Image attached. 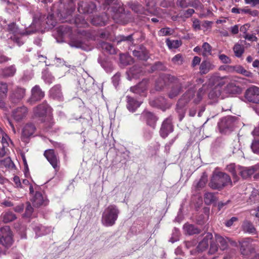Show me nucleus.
<instances>
[{
    "label": "nucleus",
    "instance_id": "obj_1",
    "mask_svg": "<svg viewBox=\"0 0 259 259\" xmlns=\"http://www.w3.org/2000/svg\"><path fill=\"white\" fill-rule=\"evenodd\" d=\"M44 17L40 13H37L33 16L32 23L28 27H26L25 31L20 30L16 26V24L12 23L8 25L9 31L14 34V35L20 34L21 35H30L36 32L40 29L41 21Z\"/></svg>",
    "mask_w": 259,
    "mask_h": 259
},
{
    "label": "nucleus",
    "instance_id": "obj_2",
    "mask_svg": "<svg viewBox=\"0 0 259 259\" xmlns=\"http://www.w3.org/2000/svg\"><path fill=\"white\" fill-rule=\"evenodd\" d=\"M227 186H232L229 176L223 172H214L209 186L213 189L221 190Z\"/></svg>",
    "mask_w": 259,
    "mask_h": 259
},
{
    "label": "nucleus",
    "instance_id": "obj_3",
    "mask_svg": "<svg viewBox=\"0 0 259 259\" xmlns=\"http://www.w3.org/2000/svg\"><path fill=\"white\" fill-rule=\"evenodd\" d=\"M120 212L117 206L114 204H110L104 210L102 216V223L106 227L112 226L115 224Z\"/></svg>",
    "mask_w": 259,
    "mask_h": 259
},
{
    "label": "nucleus",
    "instance_id": "obj_4",
    "mask_svg": "<svg viewBox=\"0 0 259 259\" xmlns=\"http://www.w3.org/2000/svg\"><path fill=\"white\" fill-rule=\"evenodd\" d=\"M12 232L8 226L0 228V244L6 247H10L13 243Z\"/></svg>",
    "mask_w": 259,
    "mask_h": 259
},
{
    "label": "nucleus",
    "instance_id": "obj_5",
    "mask_svg": "<svg viewBox=\"0 0 259 259\" xmlns=\"http://www.w3.org/2000/svg\"><path fill=\"white\" fill-rule=\"evenodd\" d=\"M193 95V91H189L180 99L177 104V111L179 114V119L182 120L185 116L186 110L184 108L185 104L190 100V96Z\"/></svg>",
    "mask_w": 259,
    "mask_h": 259
},
{
    "label": "nucleus",
    "instance_id": "obj_6",
    "mask_svg": "<svg viewBox=\"0 0 259 259\" xmlns=\"http://www.w3.org/2000/svg\"><path fill=\"white\" fill-rule=\"evenodd\" d=\"M52 110V108L47 102L44 101L33 108V113L35 117L42 118L49 115Z\"/></svg>",
    "mask_w": 259,
    "mask_h": 259
},
{
    "label": "nucleus",
    "instance_id": "obj_7",
    "mask_svg": "<svg viewBox=\"0 0 259 259\" xmlns=\"http://www.w3.org/2000/svg\"><path fill=\"white\" fill-rule=\"evenodd\" d=\"M69 45L71 47L81 49L86 51H90L92 48L89 40L78 37L72 39Z\"/></svg>",
    "mask_w": 259,
    "mask_h": 259
},
{
    "label": "nucleus",
    "instance_id": "obj_8",
    "mask_svg": "<svg viewBox=\"0 0 259 259\" xmlns=\"http://www.w3.org/2000/svg\"><path fill=\"white\" fill-rule=\"evenodd\" d=\"M235 117L233 116H228L223 118L218 123V127L221 133L226 134L228 131L232 130Z\"/></svg>",
    "mask_w": 259,
    "mask_h": 259
},
{
    "label": "nucleus",
    "instance_id": "obj_9",
    "mask_svg": "<svg viewBox=\"0 0 259 259\" xmlns=\"http://www.w3.org/2000/svg\"><path fill=\"white\" fill-rule=\"evenodd\" d=\"M45 96V93L42 91L39 86L35 85L31 91V96L27 102L30 105H33L36 102L41 100Z\"/></svg>",
    "mask_w": 259,
    "mask_h": 259
},
{
    "label": "nucleus",
    "instance_id": "obj_10",
    "mask_svg": "<svg viewBox=\"0 0 259 259\" xmlns=\"http://www.w3.org/2000/svg\"><path fill=\"white\" fill-rule=\"evenodd\" d=\"M245 99L249 102L259 104V88L252 86L246 90Z\"/></svg>",
    "mask_w": 259,
    "mask_h": 259
},
{
    "label": "nucleus",
    "instance_id": "obj_11",
    "mask_svg": "<svg viewBox=\"0 0 259 259\" xmlns=\"http://www.w3.org/2000/svg\"><path fill=\"white\" fill-rule=\"evenodd\" d=\"M28 113V109L25 106H22L14 109L12 113L13 119L19 122L25 119Z\"/></svg>",
    "mask_w": 259,
    "mask_h": 259
},
{
    "label": "nucleus",
    "instance_id": "obj_12",
    "mask_svg": "<svg viewBox=\"0 0 259 259\" xmlns=\"http://www.w3.org/2000/svg\"><path fill=\"white\" fill-rule=\"evenodd\" d=\"M174 131L171 119L169 117L165 119L162 122L159 133L161 137L165 138L169 134Z\"/></svg>",
    "mask_w": 259,
    "mask_h": 259
},
{
    "label": "nucleus",
    "instance_id": "obj_13",
    "mask_svg": "<svg viewBox=\"0 0 259 259\" xmlns=\"http://www.w3.org/2000/svg\"><path fill=\"white\" fill-rule=\"evenodd\" d=\"M112 9L114 13L112 17L114 21L116 23H120L124 24L126 23V22L123 20L125 17V14L124 13V9L123 6L119 5L118 6H115L112 8Z\"/></svg>",
    "mask_w": 259,
    "mask_h": 259
},
{
    "label": "nucleus",
    "instance_id": "obj_14",
    "mask_svg": "<svg viewBox=\"0 0 259 259\" xmlns=\"http://www.w3.org/2000/svg\"><path fill=\"white\" fill-rule=\"evenodd\" d=\"M141 118L146 122L148 125L152 128H155L157 118L153 113L145 110L141 114Z\"/></svg>",
    "mask_w": 259,
    "mask_h": 259
},
{
    "label": "nucleus",
    "instance_id": "obj_15",
    "mask_svg": "<svg viewBox=\"0 0 259 259\" xmlns=\"http://www.w3.org/2000/svg\"><path fill=\"white\" fill-rule=\"evenodd\" d=\"M215 68V66L213 62L209 60H203L199 66V72L201 75L206 74L209 71L213 70Z\"/></svg>",
    "mask_w": 259,
    "mask_h": 259
},
{
    "label": "nucleus",
    "instance_id": "obj_16",
    "mask_svg": "<svg viewBox=\"0 0 259 259\" xmlns=\"http://www.w3.org/2000/svg\"><path fill=\"white\" fill-rule=\"evenodd\" d=\"M44 155L52 165L53 168L57 169L58 168V159L57 156L55 154L54 151L53 149L46 150Z\"/></svg>",
    "mask_w": 259,
    "mask_h": 259
},
{
    "label": "nucleus",
    "instance_id": "obj_17",
    "mask_svg": "<svg viewBox=\"0 0 259 259\" xmlns=\"http://www.w3.org/2000/svg\"><path fill=\"white\" fill-rule=\"evenodd\" d=\"M127 79L129 80L132 78H139L143 74V71L139 66L135 65L126 71Z\"/></svg>",
    "mask_w": 259,
    "mask_h": 259
},
{
    "label": "nucleus",
    "instance_id": "obj_18",
    "mask_svg": "<svg viewBox=\"0 0 259 259\" xmlns=\"http://www.w3.org/2000/svg\"><path fill=\"white\" fill-rule=\"evenodd\" d=\"M25 95V89L20 87L15 89L11 95L12 102L16 103L22 99Z\"/></svg>",
    "mask_w": 259,
    "mask_h": 259
},
{
    "label": "nucleus",
    "instance_id": "obj_19",
    "mask_svg": "<svg viewBox=\"0 0 259 259\" xmlns=\"http://www.w3.org/2000/svg\"><path fill=\"white\" fill-rule=\"evenodd\" d=\"M212 238L213 235L211 233H206L202 241L199 243L197 246L198 251H203L207 248Z\"/></svg>",
    "mask_w": 259,
    "mask_h": 259
},
{
    "label": "nucleus",
    "instance_id": "obj_20",
    "mask_svg": "<svg viewBox=\"0 0 259 259\" xmlns=\"http://www.w3.org/2000/svg\"><path fill=\"white\" fill-rule=\"evenodd\" d=\"M133 54L135 57H137L141 60H147L149 58L148 53L146 49L141 46L137 50L133 51Z\"/></svg>",
    "mask_w": 259,
    "mask_h": 259
},
{
    "label": "nucleus",
    "instance_id": "obj_21",
    "mask_svg": "<svg viewBox=\"0 0 259 259\" xmlns=\"http://www.w3.org/2000/svg\"><path fill=\"white\" fill-rule=\"evenodd\" d=\"M96 8V5L93 3L90 4L80 3L78 4V9L80 13H92Z\"/></svg>",
    "mask_w": 259,
    "mask_h": 259
},
{
    "label": "nucleus",
    "instance_id": "obj_22",
    "mask_svg": "<svg viewBox=\"0 0 259 259\" xmlns=\"http://www.w3.org/2000/svg\"><path fill=\"white\" fill-rule=\"evenodd\" d=\"M50 96L54 99L62 101L63 96L60 85L57 84L53 87L50 91Z\"/></svg>",
    "mask_w": 259,
    "mask_h": 259
},
{
    "label": "nucleus",
    "instance_id": "obj_23",
    "mask_svg": "<svg viewBox=\"0 0 259 259\" xmlns=\"http://www.w3.org/2000/svg\"><path fill=\"white\" fill-rule=\"evenodd\" d=\"M31 201H32L33 205L35 207H39L43 204L46 205L47 203V202H46L42 194L37 191H36L35 194L33 195L31 199Z\"/></svg>",
    "mask_w": 259,
    "mask_h": 259
},
{
    "label": "nucleus",
    "instance_id": "obj_24",
    "mask_svg": "<svg viewBox=\"0 0 259 259\" xmlns=\"http://www.w3.org/2000/svg\"><path fill=\"white\" fill-rule=\"evenodd\" d=\"M255 169L254 167H244L238 166V174H240L243 179L247 178L254 172Z\"/></svg>",
    "mask_w": 259,
    "mask_h": 259
},
{
    "label": "nucleus",
    "instance_id": "obj_25",
    "mask_svg": "<svg viewBox=\"0 0 259 259\" xmlns=\"http://www.w3.org/2000/svg\"><path fill=\"white\" fill-rule=\"evenodd\" d=\"M147 88V82L145 80H142L138 85L131 87L130 88L131 92L141 95L146 90Z\"/></svg>",
    "mask_w": 259,
    "mask_h": 259
},
{
    "label": "nucleus",
    "instance_id": "obj_26",
    "mask_svg": "<svg viewBox=\"0 0 259 259\" xmlns=\"http://www.w3.org/2000/svg\"><path fill=\"white\" fill-rule=\"evenodd\" d=\"M215 241L217 243L220 244L221 249L224 250L227 248L230 239L228 237H224L219 234H216L215 235Z\"/></svg>",
    "mask_w": 259,
    "mask_h": 259
},
{
    "label": "nucleus",
    "instance_id": "obj_27",
    "mask_svg": "<svg viewBox=\"0 0 259 259\" xmlns=\"http://www.w3.org/2000/svg\"><path fill=\"white\" fill-rule=\"evenodd\" d=\"M127 108L131 112H134L140 107L141 103L136 100L134 98L129 96H126Z\"/></svg>",
    "mask_w": 259,
    "mask_h": 259
},
{
    "label": "nucleus",
    "instance_id": "obj_28",
    "mask_svg": "<svg viewBox=\"0 0 259 259\" xmlns=\"http://www.w3.org/2000/svg\"><path fill=\"white\" fill-rule=\"evenodd\" d=\"M174 77L169 75H164L159 77L156 82V90L157 91L161 90L166 84V80H172Z\"/></svg>",
    "mask_w": 259,
    "mask_h": 259
},
{
    "label": "nucleus",
    "instance_id": "obj_29",
    "mask_svg": "<svg viewBox=\"0 0 259 259\" xmlns=\"http://www.w3.org/2000/svg\"><path fill=\"white\" fill-rule=\"evenodd\" d=\"M0 218L4 223H9L16 220L17 217L13 212L7 211L2 213Z\"/></svg>",
    "mask_w": 259,
    "mask_h": 259
},
{
    "label": "nucleus",
    "instance_id": "obj_30",
    "mask_svg": "<svg viewBox=\"0 0 259 259\" xmlns=\"http://www.w3.org/2000/svg\"><path fill=\"white\" fill-rule=\"evenodd\" d=\"M108 17L106 15L94 17L91 20L92 23L96 26H103L106 24Z\"/></svg>",
    "mask_w": 259,
    "mask_h": 259
},
{
    "label": "nucleus",
    "instance_id": "obj_31",
    "mask_svg": "<svg viewBox=\"0 0 259 259\" xmlns=\"http://www.w3.org/2000/svg\"><path fill=\"white\" fill-rule=\"evenodd\" d=\"M8 90L7 83L0 81V108H3L5 106V103L2 99L6 97Z\"/></svg>",
    "mask_w": 259,
    "mask_h": 259
},
{
    "label": "nucleus",
    "instance_id": "obj_32",
    "mask_svg": "<svg viewBox=\"0 0 259 259\" xmlns=\"http://www.w3.org/2000/svg\"><path fill=\"white\" fill-rule=\"evenodd\" d=\"M36 128L32 123H27L26 124L22 130V136L24 137L28 138L33 134L35 131Z\"/></svg>",
    "mask_w": 259,
    "mask_h": 259
},
{
    "label": "nucleus",
    "instance_id": "obj_33",
    "mask_svg": "<svg viewBox=\"0 0 259 259\" xmlns=\"http://www.w3.org/2000/svg\"><path fill=\"white\" fill-rule=\"evenodd\" d=\"M16 67L12 65L2 69V75L5 77L13 76L16 72Z\"/></svg>",
    "mask_w": 259,
    "mask_h": 259
},
{
    "label": "nucleus",
    "instance_id": "obj_34",
    "mask_svg": "<svg viewBox=\"0 0 259 259\" xmlns=\"http://www.w3.org/2000/svg\"><path fill=\"white\" fill-rule=\"evenodd\" d=\"M129 7L137 13H145L144 7L137 1H131L128 3Z\"/></svg>",
    "mask_w": 259,
    "mask_h": 259
},
{
    "label": "nucleus",
    "instance_id": "obj_35",
    "mask_svg": "<svg viewBox=\"0 0 259 259\" xmlns=\"http://www.w3.org/2000/svg\"><path fill=\"white\" fill-rule=\"evenodd\" d=\"M36 234V237L46 235L51 232V229L41 225H38L33 228Z\"/></svg>",
    "mask_w": 259,
    "mask_h": 259
},
{
    "label": "nucleus",
    "instance_id": "obj_36",
    "mask_svg": "<svg viewBox=\"0 0 259 259\" xmlns=\"http://www.w3.org/2000/svg\"><path fill=\"white\" fill-rule=\"evenodd\" d=\"M183 228L185 232L190 235L199 234L200 232V230L193 225L185 224Z\"/></svg>",
    "mask_w": 259,
    "mask_h": 259
},
{
    "label": "nucleus",
    "instance_id": "obj_37",
    "mask_svg": "<svg viewBox=\"0 0 259 259\" xmlns=\"http://www.w3.org/2000/svg\"><path fill=\"white\" fill-rule=\"evenodd\" d=\"M100 47L103 50L110 54H115L116 53V49L110 44L106 42H101Z\"/></svg>",
    "mask_w": 259,
    "mask_h": 259
},
{
    "label": "nucleus",
    "instance_id": "obj_38",
    "mask_svg": "<svg viewBox=\"0 0 259 259\" xmlns=\"http://www.w3.org/2000/svg\"><path fill=\"white\" fill-rule=\"evenodd\" d=\"M177 4L182 8H186L188 6L196 8L198 6V5L193 0H177Z\"/></svg>",
    "mask_w": 259,
    "mask_h": 259
},
{
    "label": "nucleus",
    "instance_id": "obj_39",
    "mask_svg": "<svg viewBox=\"0 0 259 259\" xmlns=\"http://www.w3.org/2000/svg\"><path fill=\"white\" fill-rule=\"evenodd\" d=\"M238 166H236L234 164L231 163L228 165L227 167V169L229 172H231L233 178L234 179V182L235 183L238 181L237 175L238 172L237 171Z\"/></svg>",
    "mask_w": 259,
    "mask_h": 259
},
{
    "label": "nucleus",
    "instance_id": "obj_40",
    "mask_svg": "<svg viewBox=\"0 0 259 259\" xmlns=\"http://www.w3.org/2000/svg\"><path fill=\"white\" fill-rule=\"evenodd\" d=\"M209 83L212 85H215L218 82L222 79V76L218 72H215L208 76Z\"/></svg>",
    "mask_w": 259,
    "mask_h": 259
},
{
    "label": "nucleus",
    "instance_id": "obj_41",
    "mask_svg": "<svg viewBox=\"0 0 259 259\" xmlns=\"http://www.w3.org/2000/svg\"><path fill=\"white\" fill-rule=\"evenodd\" d=\"M225 90L227 93L230 94H235L240 91V89L238 86H236L233 82L228 83Z\"/></svg>",
    "mask_w": 259,
    "mask_h": 259
},
{
    "label": "nucleus",
    "instance_id": "obj_42",
    "mask_svg": "<svg viewBox=\"0 0 259 259\" xmlns=\"http://www.w3.org/2000/svg\"><path fill=\"white\" fill-rule=\"evenodd\" d=\"M242 227L243 230L248 233L255 234L256 232V230L253 225L249 221H246L244 222Z\"/></svg>",
    "mask_w": 259,
    "mask_h": 259
},
{
    "label": "nucleus",
    "instance_id": "obj_43",
    "mask_svg": "<svg viewBox=\"0 0 259 259\" xmlns=\"http://www.w3.org/2000/svg\"><path fill=\"white\" fill-rule=\"evenodd\" d=\"M204 202L207 205H210L217 200V198L212 193L207 192L204 195Z\"/></svg>",
    "mask_w": 259,
    "mask_h": 259
},
{
    "label": "nucleus",
    "instance_id": "obj_44",
    "mask_svg": "<svg viewBox=\"0 0 259 259\" xmlns=\"http://www.w3.org/2000/svg\"><path fill=\"white\" fill-rule=\"evenodd\" d=\"M148 11L151 13L155 14L156 2L154 0H144Z\"/></svg>",
    "mask_w": 259,
    "mask_h": 259
},
{
    "label": "nucleus",
    "instance_id": "obj_45",
    "mask_svg": "<svg viewBox=\"0 0 259 259\" xmlns=\"http://www.w3.org/2000/svg\"><path fill=\"white\" fill-rule=\"evenodd\" d=\"M221 94V89L217 87H215L212 90L210 91L208 94V97L211 99H215L219 98Z\"/></svg>",
    "mask_w": 259,
    "mask_h": 259
},
{
    "label": "nucleus",
    "instance_id": "obj_46",
    "mask_svg": "<svg viewBox=\"0 0 259 259\" xmlns=\"http://www.w3.org/2000/svg\"><path fill=\"white\" fill-rule=\"evenodd\" d=\"M203 50L202 55L204 57H207L211 54L212 48L207 42H204L202 46Z\"/></svg>",
    "mask_w": 259,
    "mask_h": 259
},
{
    "label": "nucleus",
    "instance_id": "obj_47",
    "mask_svg": "<svg viewBox=\"0 0 259 259\" xmlns=\"http://www.w3.org/2000/svg\"><path fill=\"white\" fill-rule=\"evenodd\" d=\"M207 182V177L206 175L203 174L199 181L197 182H195L194 185L197 189H201L203 188Z\"/></svg>",
    "mask_w": 259,
    "mask_h": 259
},
{
    "label": "nucleus",
    "instance_id": "obj_48",
    "mask_svg": "<svg viewBox=\"0 0 259 259\" xmlns=\"http://www.w3.org/2000/svg\"><path fill=\"white\" fill-rule=\"evenodd\" d=\"M166 42L169 49H177L181 45V41L179 40H170L167 38Z\"/></svg>",
    "mask_w": 259,
    "mask_h": 259
},
{
    "label": "nucleus",
    "instance_id": "obj_49",
    "mask_svg": "<svg viewBox=\"0 0 259 259\" xmlns=\"http://www.w3.org/2000/svg\"><path fill=\"white\" fill-rule=\"evenodd\" d=\"M120 63L123 65H127L132 62V58L131 56L126 54H120Z\"/></svg>",
    "mask_w": 259,
    "mask_h": 259
},
{
    "label": "nucleus",
    "instance_id": "obj_50",
    "mask_svg": "<svg viewBox=\"0 0 259 259\" xmlns=\"http://www.w3.org/2000/svg\"><path fill=\"white\" fill-rule=\"evenodd\" d=\"M133 35H129L128 36L120 35L118 37L117 39V44L121 41H127L129 44H133Z\"/></svg>",
    "mask_w": 259,
    "mask_h": 259
},
{
    "label": "nucleus",
    "instance_id": "obj_51",
    "mask_svg": "<svg viewBox=\"0 0 259 259\" xmlns=\"http://www.w3.org/2000/svg\"><path fill=\"white\" fill-rule=\"evenodd\" d=\"M233 51L235 56L240 57L244 52V47L243 46L237 44L234 46Z\"/></svg>",
    "mask_w": 259,
    "mask_h": 259
},
{
    "label": "nucleus",
    "instance_id": "obj_52",
    "mask_svg": "<svg viewBox=\"0 0 259 259\" xmlns=\"http://www.w3.org/2000/svg\"><path fill=\"white\" fill-rule=\"evenodd\" d=\"M205 93V90L203 88L199 89L197 93L196 97L194 99V103L196 104L199 103L202 100Z\"/></svg>",
    "mask_w": 259,
    "mask_h": 259
},
{
    "label": "nucleus",
    "instance_id": "obj_53",
    "mask_svg": "<svg viewBox=\"0 0 259 259\" xmlns=\"http://www.w3.org/2000/svg\"><path fill=\"white\" fill-rule=\"evenodd\" d=\"M216 243L217 242L213 241L210 242V247L208 251V253L209 254H213L217 252L218 250V246Z\"/></svg>",
    "mask_w": 259,
    "mask_h": 259
},
{
    "label": "nucleus",
    "instance_id": "obj_54",
    "mask_svg": "<svg viewBox=\"0 0 259 259\" xmlns=\"http://www.w3.org/2000/svg\"><path fill=\"white\" fill-rule=\"evenodd\" d=\"M181 91V89L179 87H176L172 89L169 93V97L172 99L177 96Z\"/></svg>",
    "mask_w": 259,
    "mask_h": 259
},
{
    "label": "nucleus",
    "instance_id": "obj_55",
    "mask_svg": "<svg viewBox=\"0 0 259 259\" xmlns=\"http://www.w3.org/2000/svg\"><path fill=\"white\" fill-rule=\"evenodd\" d=\"M220 61L224 64H230L231 62V60L229 57L225 54H219L218 55Z\"/></svg>",
    "mask_w": 259,
    "mask_h": 259
},
{
    "label": "nucleus",
    "instance_id": "obj_56",
    "mask_svg": "<svg viewBox=\"0 0 259 259\" xmlns=\"http://www.w3.org/2000/svg\"><path fill=\"white\" fill-rule=\"evenodd\" d=\"M179 231L178 229L175 228L173 230L172 236L170 239V241L172 243L178 241L179 237Z\"/></svg>",
    "mask_w": 259,
    "mask_h": 259
},
{
    "label": "nucleus",
    "instance_id": "obj_57",
    "mask_svg": "<svg viewBox=\"0 0 259 259\" xmlns=\"http://www.w3.org/2000/svg\"><path fill=\"white\" fill-rule=\"evenodd\" d=\"M251 148L254 153L259 154V140L252 142Z\"/></svg>",
    "mask_w": 259,
    "mask_h": 259
},
{
    "label": "nucleus",
    "instance_id": "obj_58",
    "mask_svg": "<svg viewBox=\"0 0 259 259\" xmlns=\"http://www.w3.org/2000/svg\"><path fill=\"white\" fill-rule=\"evenodd\" d=\"M172 61L174 63L178 65H180L183 63V58L181 55L177 54L172 59Z\"/></svg>",
    "mask_w": 259,
    "mask_h": 259
},
{
    "label": "nucleus",
    "instance_id": "obj_59",
    "mask_svg": "<svg viewBox=\"0 0 259 259\" xmlns=\"http://www.w3.org/2000/svg\"><path fill=\"white\" fill-rule=\"evenodd\" d=\"M33 211V208L31 206L29 202L27 203V206L25 209V216L26 217H29Z\"/></svg>",
    "mask_w": 259,
    "mask_h": 259
},
{
    "label": "nucleus",
    "instance_id": "obj_60",
    "mask_svg": "<svg viewBox=\"0 0 259 259\" xmlns=\"http://www.w3.org/2000/svg\"><path fill=\"white\" fill-rule=\"evenodd\" d=\"M0 163L2 165L6 167H11L13 164V162L10 157H7L4 160H0Z\"/></svg>",
    "mask_w": 259,
    "mask_h": 259
},
{
    "label": "nucleus",
    "instance_id": "obj_61",
    "mask_svg": "<svg viewBox=\"0 0 259 259\" xmlns=\"http://www.w3.org/2000/svg\"><path fill=\"white\" fill-rule=\"evenodd\" d=\"M165 69V67L164 65L160 62H157L154 64V65L152 67L153 70H164Z\"/></svg>",
    "mask_w": 259,
    "mask_h": 259
},
{
    "label": "nucleus",
    "instance_id": "obj_62",
    "mask_svg": "<svg viewBox=\"0 0 259 259\" xmlns=\"http://www.w3.org/2000/svg\"><path fill=\"white\" fill-rule=\"evenodd\" d=\"M238 72L247 77H252V73L245 69L242 67H240L238 69Z\"/></svg>",
    "mask_w": 259,
    "mask_h": 259
},
{
    "label": "nucleus",
    "instance_id": "obj_63",
    "mask_svg": "<svg viewBox=\"0 0 259 259\" xmlns=\"http://www.w3.org/2000/svg\"><path fill=\"white\" fill-rule=\"evenodd\" d=\"M170 34V29L169 28H163L159 31V34L161 36L168 35Z\"/></svg>",
    "mask_w": 259,
    "mask_h": 259
},
{
    "label": "nucleus",
    "instance_id": "obj_64",
    "mask_svg": "<svg viewBox=\"0 0 259 259\" xmlns=\"http://www.w3.org/2000/svg\"><path fill=\"white\" fill-rule=\"evenodd\" d=\"M201 61V58L198 56H195L192 62V67H195L197 65H199Z\"/></svg>",
    "mask_w": 259,
    "mask_h": 259
}]
</instances>
